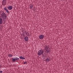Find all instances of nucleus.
Listing matches in <instances>:
<instances>
[{
  "label": "nucleus",
  "mask_w": 73,
  "mask_h": 73,
  "mask_svg": "<svg viewBox=\"0 0 73 73\" xmlns=\"http://www.w3.org/2000/svg\"><path fill=\"white\" fill-rule=\"evenodd\" d=\"M12 59V62H16V61H18V60H19V56L15 57V55H14Z\"/></svg>",
  "instance_id": "nucleus-1"
},
{
  "label": "nucleus",
  "mask_w": 73,
  "mask_h": 73,
  "mask_svg": "<svg viewBox=\"0 0 73 73\" xmlns=\"http://www.w3.org/2000/svg\"><path fill=\"white\" fill-rule=\"evenodd\" d=\"M43 53H44V50L43 49L40 50L38 51V56H41Z\"/></svg>",
  "instance_id": "nucleus-2"
},
{
  "label": "nucleus",
  "mask_w": 73,
  "mask_h": 73,
  "mask_svg": "<svg viewBox=\"0 0 73 73\" xmlns=\"http://www.w3.org/2000/svg\"><path fill=\"white\" fill-rule=\"evenodd\" d=\"M42 57H45L46 56V51L45 52H44V53H43L42 54Z\"/></svg>",
  "instance_id": "nucleus-3"
},
{
  "label": "nucleus",
  "mask_w": 73,
  "mask_h": 73,
  "mask_svg": "<svg viewBox=\"0 0 73 73\" xmlns=\"http://www.w3.org/2000/svg\"><path fill=\"white\" fill-rule=\"evenodd\" d=\"M39 37L40 39H43L44 37V36L43 35H40L39 36Z\"/></svg>",
  "instance_id": "nucleus-4"
},
{
  "label": "nucleus",
  "mask_w": 73,
  "mask_h": 73,
  "mask_svg": "<svg viewBox=\"0 0 73 73\" xmlns=\"http://www.w3.org/2000/svg\"><path fill=\"white\" fill-rule=\"evenodd\" d=\"M45 50H46V52L48 53H49V52H50V48H49L45 49Z\"/></svg>",
  "instance_id": "nucleus-5"
},
{
  "label": "nucleus",
  "mask_w": 73,
  "mask_h": 73,
  "mask_svg": "<svg viewBox=\"0 0 73 73\" xmlns=\"http://www.w3.org/2000/svg\"><path fill=\"white\" fill-rule=\"evenodd\" d=\"M2 15H1V16H2V17H4V16H6L7 14H5V13L4 12V11H3V13H2Z\"/></svg>",
  "instance_id": "nucleus-6"
},
{
  "label": "nucleus",
  "mask_w": 73,
  "mask_h": 73,
  "mask_svg": "<svg viewBox=\"0 0 73 73\" xmlns=\"http://www.w3.org/2000/svg\"><path fill=\"white\" fill-rule=\"evenodd\" d=\"M7 8L9 10H12V6H9L7 7Z\"/></svg>",
  "instance_id": "nucleus-7"
},
{
  "label": "nucleus",
  "mask_w": 73,
  "mask_h": 73,
  "mask_svg": "<svg viewBox=\"0 0 73 73\" xmlns=\"http://www.w3.org/2000/svg\"><path fill=\"white\" fill-rule=\"evenodd\" d=\"M25 40L26 41H28V40H29V38L28 37V36H25L24 38Z\"/></svg>",
  "instance_id": "nucleus-8"
},
{
  "label": "nucleus",
  "mask_w": 73,
  "mask_h": 73,
  "mask_svg": "<svg viewBox=\"0 0 73 73\" xmlns=\"http://www.w3.org/2000/svg\"><path fill=\"white\" fill-rule=\"evenodd\" d=\"M3 19V20L4 21V23H5V20L4 19H6V18H7V15H4L3 17H2Z\"/></svg>",
  "instance_id": "nucleus-9"
},
{
  "label": "nucleus",
  "mask_w": 73,
  "mask_h": 73,
  "mask_svg": "<svg viewBox=\"0 0 73 73\" xmlns=\"http://www.w3.org/2000/svg\"><path fill=\"white\" fill-rule=\"evenodd\" d=\"M50 58H47L45 60V61L46 62H49V61H50Z\"/></svg>",
  "instance_id": "nucleus-10"
},
{
  "label": "nucleus",
  "mask_w": 73,
  "mask_h": 73,
  "mask_svg": "<svg viewBox=\"0 0 73 73\" xmlns=\"http://www.w3.org/2000/svg\"><path fill=\"white\" fill-rule=\"evenodd\" d=\"M5 3H7V2L5 1V0H3L2 2V4L3 5H6V3L5 4Z\"/></svg>",
  "instance_id": "nucleus-11"
},
{
  "label": "nucleus",
  "mask_w": 73,
  "mask_h": 73,
  "mask_svg": "<svg viewBox=\"0 0 73 73\" xmlns=\"http://www.w3.org/2000/svg\"><path fill=\"white\" fill-rule=\"evenodd\" d=\"M3 24V19L0 18V25Z\"/></svg>",
  "instance_id": "nucleus-12"
},
{
  "label": "nucleus",
  "mask_w": 73,
  "mask_h": 73,
  "mask_svg": "<svg viewBox=\"0 0 73 73\" xmlns=\"http://www.w3.org/2000/svg\"><path fill=\"white\" fill-rule=\"evenodd\" d=\"M8 56L9 57H12V56H13V55H12L11 54H8Z\"/></svg>",
  "instance_id": "nucleus-13"
},
{
  "label": "nucleus",
  "mask_w": 73,
  "mask_h": 73,
  "mask_svg": "<svg viewBox=\"0 0 73 73\" xmlns=\"http://www.w3.org/2000/svg\"><path fill=\"white\" fill-rule=\"evenodd\" d=\"M30 9H32L33 7V6L32 4H30Z\"/></svg>",
  "instance_id": "nucleus-14"
},
{
  "label": "nucleus",
  "mask_w": 73,
  "mask_h": 73,
  "mask_svg": "<svg viewBox=\"0 0 73 73\" xmlns=\"http://www.w3.org/2000/svg\"><path fill=\"white\" fill-rule=\"evenodd\" d=\"M50 48H49V46H46L45 48V49H49Z\"/></svg>",
  "instance_id": "nucleus-15"
},
{
  "label": "nucleus",
  "mask_w": 73,
  "mask_h": 73,
  "mask_svg": "<svg viewBox=\"0 0 73 73\" xmlns=\"http://www.w3.org/2000/svg\"><path fill=\"white\" fill-rule=\"evenodd\" d=\"M23 56H20L19 57V58H20V59H21L22 60H23Z\"/></svg>",
  "instance_id": "nucleus-16"
},
{
  "label": "nucleus",
  "mask_w": 73,
  "mask_h": 73,
  "mask_svg": "<svg viewBox=\"0 0 73 73\" xmlns=\"http://www.w3.org/2000/svg\"><path fill=\"white\" fill-rule=\"evenodd\" d=\"M6 11V12H7V13H9V11H8V9H7Z\"/></svg>",
  "instance_id": "nucleus-17"
},
{
  "label": "nucleus",
  "mask_w": 73,
  "mask_h": 73,
  "mask_svg": "<svg viewBox=\"0 0 73 73\" xmlns=\"http://www.w3.org/2000/svg\"><path fill=\"white\" fill-rule=\"evenodd\" d=\"M4 9L5 11H6V10L7 9V7H5V8H4Z\"/></svg>",
  "instance_id": "nucleus-18"
},
{
  "label": "nucleus",
  "mask_w": 73,
  "mask_h": 73,
  "mask_svg": "<svg viewBox=\"0 0 73 73\" xmlns=\"http://www.w3.org/2000/svg\"><path fill=\"white\" fill-rule=\"evenodd\" d=\"M27 35L28 36H29V33H28V31H27Z\"/></svg>",
  "instance_id": "nucleus-19"
},
{
  "label": "nucleus",
  "mask_w": 73,
  "mask_h": 73,
  "mask_svg": "<svg viewBox=\"0 0 73 73\" xmlns=\"http://www.w3.org/2000/svg\"><path fill=\"white\" fill-rule=\"evenodd\" d=\"M27 33V32L26 31H25V35H27V33Z\"/></svg>",
  "instance_id": "nucleus-20"
},
{
  "label": "nucleus",
  "mask_w": 73,
  "mask_h": 73,
  "mask_svg": "<svg viewBox=\"0 0 73 73\" xmlns=\"http://www.w3.org/2000/svg\"><path fill=\"white\" fill-rule=\"evenodd\" d=\"M22 32H23V33H25V31L24 30H22Z\"/></svg>",
  "instance_id": "nucleus-21"
},
{
  "label": "nucleus",
  "mask_w": 73,
  "mask_h": 73,
  "mask_svg": "<svg viewBox=\"0 0 73 73\" xmlns=\"http://www.w3.org/2000/svg\"><path fill=\"white\" fill-rule=\"evenodd\" d=\"M25 63L26 64H27V62H24V64H25Z\"/></svg>",
  "instance_id": "nucleus-22"
},
{
  "label": "nucleus",
  "mask_w": 73,
  "mask_h": 73,
  "mask_svg": "<svg viewBox=\"0 0 73 73\" xmlns=\"http://www.w3.org/2000/svg\"><path fill=\"white\" fill-rule=\"evenodd\" d=\"M3 73V71H0V73Z\"/></svg>",
  "instance_id": "nucleus-23"
},
{
  "label": "nucleus",
  "mask_w": 73,
  "mask_h": 73,
  "mask_svg": "<svg viewBox=\"0 0 73 73\" xmlns=\"http://www.w3.org/2000/svg\"><path fill=\"white\" fill-rule=\"evenodd\" d=\"M35 8H34V9H33V11H35Z\"/></svg>",
  "instance_id": "nucleus-24"
},
{
  "label": "nucleus",
  "mask_w": 73,
  "mask_h": 73,
  "mask_svg": "<svg viewBox=\"0 0 73 73\" xmlns=\"http://www.w3.org/2000/svg\"><path fill=\"white\" fill-rule=\"evenodd\" d=\"M25 59V57H23V60Z\"/></svg>",
  "instance_id": "nucleus-25"
},
{
  "label": "nucleus",
  "mask_w": 73,
  "mask_h": 73,
  "mask_svg": "<svg viewBox=\"0 0 73 73\" xmlns=\"http://www.w3.org/2000/svg\"><path fill=\"white\" fill-rule=\"evenodd\" d=\"M23 36H24V35H25V34L24 33H23Z\"/></svg>",
  "instance_id": "nucleus-26"
},
{
  "label": "nucleus",
  "mask_w": 73,
  "mask_h": 73,
  "mask_svg": "<svg viewBox=\"0 0 73 73\" xmlns=\"http://www.w3.org/2000/svg\"><path fill=\"white\" fill-rule=\"evenodd\" d=\"M23 37H25V35H23Z\"/></svg>",
  "instance_id": "nucleus-27"
},
{
  "label": "nucleus",
  "mask_w": 73,
  "mask_h": 73,
  "mask_svg": "<svg viewBox=\"0 0 73 73\" xmlns=\"http://www.w3.org/2000/svg\"><path fill=\"white\" fill-rule=\"evenodd\" d=\"M18 62V63H19V64H20V63L19 62Z\"/></svg>",
  "instance_id": "nucleus-28"
},
{
  "label": "nucleus",
  "mask_w": 73,
  "mask_h": 73,
  "mask_svg": "<svg viewBox=\"0 0 73 73\" xmlns=\"http://www.w3.org/2000/svg\"><path fill=\"white\" fill-rule=\"evenodd\" d=\"M38 57H39V56H38Z\"/></svg>",
  "instance_id": "nucleus-29"
},
{
  "label": "nucleus",
  "mask_w": 73,
  "mask_h": 73,
  "mask_svg": "<svg viewBox=\"0 0 73 73\" xmlns=\"http://www.w3.org/2000/svg\"><path fill=\"white\" fill-rule=\"evenodd\" d=\"M16 63H17V64H18V63L17 62Z\"/></svg>",
  "instance_id": "nucleus-30"
},
{
  "label": "nucleus",
  "mask_w": 73,
  "mask_h": 73,
  "mask_svg": "<svg viewBox=\"0 0 73 73\" xmlns=\"http://www.w3.org/2000/svg\"><path fill=\"white\" fill-rule=\"evenodd\" d=\"M22 34H21V35H22Z\"/></svg>",
  "instance_id": "nucleus-31"
}]
</instances>
